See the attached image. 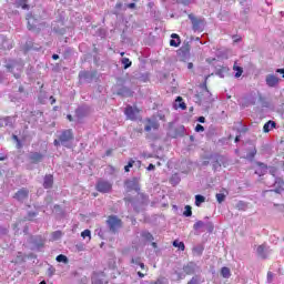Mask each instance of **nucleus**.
<instances>
[{
	"label": "nucleus",
	"mask_w": 284,
	"mask_h": 284,
	"mask_svg": "<svg viewBox=\"0 0 284 284\" xmlns=\"http://www.w3.org/2000/svg\"><path fill=\"white\" fill-rule=\"evenodd\" d=\"M106 223L112 234H116V232L121 230V220H119L116 216H109Z\"/></svg>",
	"instance_id": "f257e3e1"
},
{
	"label": "nucleus",
	"mask_w": 284,
	"mask_h": 284,
	"mask_svg": "<svg viewBox=\"0 0 284 284\" xmlns=\"http://www.w3.org/2000/svg\"><path fill=\"white\" fill-rule=\"evenodd\" d=\"M72 139H74V135L72 134V130H64L60 134V143L64 148H70V143H71Z\"/></svg>",
	"instance_id": "f03ea898"
},
{
	"label": "nucleus",
	"mask_w": 284,
	"mask_h": 284,
	"mask_svg": "<svg viewBox=\"0 0 284 284\" xmlns=\"http://www.w3.org/2000/svg\"><path fill=\"white\" fill-rule=\"evenodd\" d=\"M97 190H98V192H101L102 194H108V192H112V183L104 181V180H100L97 183Z\"/></svg>",
	"instance_id": "7ed1b4c3"
},
{
	"label": "nucleus",
	"mask_w": 284,
	"mask_h": 284,
	"mask_svg": "<svg viewBox=\"0 0 284 284\" xmlns=\"http://www.w3.org/2000/svg\"><path fill=\"white\" fill-rule=\"evenodd\" d=\"M124 114L130 121H136V119H139V109H136V106L128 105L124 110Z\"/></svg>",
	"instance_id": "20e7f679"
},
{
	"label": "nucleus",
	"mask_w": 284,
	"mask_h": 284,
	"mask_svg": "<svg viewBox=\"0 0 284 284\" xmlns=\"http://www.w3.org/2000/svg\"><path fill=\"white\" fill-rule=\"evenodd\" d=\"M222 165H223V168H227V158L220 155L213 162V170L215 172H219V170H221Z\"/></svg>",
	"instance_id": "39448f33"
},
{
	"label": "nucleus",
	"mask_w": 284,
	"mask_h": 284,
	"mask_svg": "<svg viewBox=\"0 0 284 284\" xmlns=\"http://www.w3.org/2000/svg\"><path fill=\"white\" fill-rule=\"evenodd\" d=\"M145 132H152V130H159V122L156 120H148L144 126Z\"/></svg>",
	"instance_id": "423d86ee"
},
{
	"label": "nucleus",
	"mask_w": 284,
	"mask_h": 284,
	"mask_svg": "<svg viewBox=\"0 0 284 284\" xmlns=\"http://www.w3.org/2000/svg\"><path fill=\"white\" fill-rule=\"evenodd\" d=\"M266 85H268V88H276V85H278V79L276 78V75H266Z\"/></svg>",
	"instance_id": "0eeeda50"
},
{
	"label": "nucleus",
	"mask_w": 284,
	"mask_h": 284,
	"mask_svg": "<svg viewBox=\"0 0 284 284\" xmlns=\"http://www.w3.org/2000/svg\"><path fill=\"white\" fill-rule=\"evenodd\" d=\"M125 185L129 190H134L135 192H139V180H136V178H133L132 180H128L125 182Z\"/></svg>",
	"instance_id": "6e6552de"
},
{
	"label": "nucleus",
	"mask_w": 284,
	"mask_h": 284,
	"mask_svg": "<svg viewBox=\"0 0 284 284\" xmlns=\"http://www.w3.org/2000/svg\"><path fill=\"white\" fill-rule=\"evenodd\" d=\"M189 19L192 21L193 30L195 32L203 29V22L201 20L194 18V16H189Z\"/></svg>",
	"instance_id": "1a4fd4ad"
},
{
	"label": "nucleus",
	"mask_w": 284,
	"mask_h": 284,
	"mask_svg": "<svg viewBox=\"0 0 284 284\" xmlns=\"http://www.w3.org/2000/svg\"><path fill=\"white\" fill-rule=\"evenodd\" d=\"M171 39L172 40H170V45L172 48H179V45H181V38L179 37V34L176 33L171 34Z\"/></svg>",
	"instance_id": "9d476101"
},
{
	"label": "nucleus",
	"mask_w": 284,
	"mask_h": 284,
	"mask_svg": "<svg viewBox=\"0 0 284 284\" xmlns=\"http://www.w3.org/2000/svg\"><path fill=\"white\" fill-rule=\"evenodd\" d=\"M283 185H284V181H283V179H281V178H276L275 179V190H274V192L276 193V194H281V192H283Z\"/></svg>",
	"instance_id": "9b49d317"
},
{
	"label": "nucleus",
	"mask_w": 284,
	"mask_h": 284,
	"mask_svg": "<svg viewBox=\"0 0 284 284\" xmlns=\"http://www.w3.org/2000/svg\"><path fill=\"white\" fill-rule=\"evenodd\" d=\"M14 199H17L18 201H26V199H28V190L22 189V190L18 191L16 193Z\"/></svg>",
	"instance_id": "f8f14e48"
},
{
	"label": "nucleus",
	"mask_w": 284,
	"mask_h": 284,
	"mask_svg": "<svg viewBox=\"0 0 284 284\" xmlns=\"http://www.w3.org/2000/svg\"><path fill=\"white\" fill-rule=\"evenodd\" d=\"M256 252L261 258H267V248H265V245L257 246Z\"/></svg>",
	"instance_id": "ddd939ff"
},
{
	"label": "nucleus",
	"mask_w": 284,
	"mask_h": 284,
	"mask_svg": "<svg viewBox=\"0 0 284 284\" xmlns=\"http://www.w3.org/2000/svg\"><path fill=\"white\" fill-rule=\"evenodd\" d=\"M52 183H54V179L52 178V175H45L43 187H45L47 190H50V187H52Z\"/></svg>",
	"instance_id": "4468645a"
},
{
	"label": "nucleus",
	"mask_w": 284,
	"mask_h": 284,
	"mask_svg": "<svg viewBox=\"0 0 284 284\" xmlns=\"http://www.w3.org/2000/svg\"><path fill=\"white\" fill-rule=\"evenodd\" d=\"M258 168L255 171V174H258V176H263V174H265L267 172V165H265L264 163L258 162L257 163Z\"/></svg>",
	"instance_id": "2eb2a0df"
},
{
	"label": "nucleus",
	"mask_w": 284,
	"mask_h": 284,
	"mask_svg": "<svg viewBox=\"0 0 284 284\" xmlns=\"http://www.w3.org/2000/svg\"><path fill=\"white\" fill-rule=\"evenodd\" d=\"M42 159H43V155L39 152H34L30 154V160L32 161V163H39L41 162Z\"/></svg>",
	"instance_id": "dca6fc26"
},
{
	"label": "nucleus",
	"mask_w": 284,
	"mask_h": 284,
	"mask_svg": "<svg viewBox=\"0 0 284 284\" xmlns=\"http://www.w3.org/2000/svg\"><path fill=\"white\" fill-rule=\"evenodd\" d=\"M21 68H23V67L16 62H11V63L7 64V69L9 70V72H14V70H21Z\"/></svg>",
	"instance_id": "f3484780"
},
{
	"label": "nucleus",
	"mask_w": 284,
	"mask_h": 284,
	"mask_svg": "<svg viewBox=\"0 0 284 284\" xmlns=\"http://www.w3.org/2000/svg\"><path fill=\"white\" fill-rule=\"evenodd\" d=\"M273 128H276V122L268 121L264 124L263 132H270V130H272Z\"/></svg>",
	"instance_id": "a211bd4d"
},
{
	"label": "nucleus",
	"mask_w": 284,
	"mask_h": 284,
	"mask_svg": "<svg viewBox=\"0 0 284 284\" xmlns=\"http://www.w3.org/2000/svg\"><path fill=\"white\" fill-rule=\"evenodd\" d=\"M28 0H16L17 8H22V10H28Z\"/></svg>",
	"instance_id": "6ab92c4d"
},
{
	"label": "nucleus",
	"mask_w": 284,
	"mask_h": 284,
	"mask_svg": "<svg viewBox=\"0 0 284 284\" xmlns=\"http://www.w3.org/2000/svg\"><path fill=\"white\" fill-rule=\"evenodd\" d=\"M182 101H183V98L178 97L175 100V105H176V108H180L181 110H185V108H187V106L185 105V102H182Z\"/></svg>",
	"instance_id": "aec40b11"
},
{
	"label": "nucleus",
	"mask_w": 284,
	"mask_h": 284,
	"mask_svg": "<svg viewBox=\"0 0 284 284\" xmlns=\"http://www.w3.org/2000/svg\"><path fill=\"white\" fill-rule=\"evenodd\" d=\"M203 245H197L193 247V254L195 256H201V254H203Z\"/></svg>",
	"instance_id": "412c9836"
},
{
	"label": "nucleus",
	"mask_w": 284,
	"mask_h": 284,
	"mask_svg": "<svg viewBox=\"0 0 284 284\" xmlns=\"http://www.w3.org/2000/svg\"><path fill=\"white\" fill-rule=\"evenodd\" d=\"M173 247H179V250H181V252L185 251V244L183 242H180L179 240H175L173 242Z\"/></svg>",
	"instance_id": "4be33fe9"
},
{
	"label": "nucleus",
	"mask_w": 284,
	"mask_h": 284,
	"mask_svg": "<svg viewBox=\"0 0 284 284\" xmlns=\"http://www.w3.org/2000/svg\"><path fill=\"white\" fill-rule=\"evenodd\" d=\"M201 203H205V196L203 195H195V205L201 207Z\"/></svg>",
	"instance_id": "5701e85b"
},
{
	"label": "nucleus",
	"mask_w": 284,
	"mask_h": 284,
	"mask_svg": "<svg viewBox=\"0 0 284 284\" xmlns=\"http://www.w3.org/2000/svg\"><path fill=\"white\" fill-rule=\"evenodd\" d=\"M183 270L186 274H192V272H194V263H189Z\"/></svg>",
	"instance_id": "b1692460"
},
{
	"label": "nucleus",
	"mask_w": 284,
	"mask_h": 284,
	"mask_svg": "<svg viewBox=\"0 0 284 284\" xmlns=\"http://www.w3.org/2000/svg\"><path fill=\"white\" fill-rule=\"evenodd\" d=\"M233 70H235V72H236L235 73V79H239V77H241L243 74V68H241L236 64H234Z\"/></svg>",
	"instance_id": "393cba45"
},
{
	"label": "nucleus",
	"mask_w": 284,
	"mask_h": 284,
	"mask_svg": "<svg viewBox=\"0 0 284 284\" xmlns=\"http://www.w3.org/2000/svg\"><path fill=\"white\" fill-rule=\"evenodd\" d=\"M221 275L223 276V278H230V268L229 267H222L221 270Z\"/></svg>",
	"instance_id": "a878e982"
},
{
	"label": "nucleus",
	"mask_w": 284,
	"mask_h": 284,
	"mask_svg": "<svg viewBox=\"0 0 284 284\" xmlns=\"http://www.w3.org/2000/svg\"><path fill=\"white\" fill-rule=\"evenodd\" d=\"M217 77H220L221 79H225V74H227V68H222L220 70L216 71Z\"/></svg>",
	"instance_id": "bb28decb"
},
{
	"label": "nucleus",
	"mask_w": 284,
	"mask_h": 284,
	"mask_svg": "<svg viewBox=\"0 0 284 284\" xmlns=\"http://www.w3.org/2000/svg\"><path fill=\"white\" fill-rule=\"evenodd\" d=\"M121 63H122V65H124V70H128V68H130V65H132V61H130V59H128V58H122Z\"/></svg>",
	"instance_id": "cd10ccee"
},
{
	"label": "nucleus",
	"mask_w": 284,
	"mask_h": 284,
	"mask_svg": "<svg viewBox=\"0 0 284 284\" xmlns=\"http://www.w3.org/2000/svg\"><path fill=\"white\" fill-rule=\"evenodd\" d=\"M55 261H58V263H68V256L60 254L57 256Z\"/></svg>",
	"instance_id": "c85d7f7f"
},
{
	"label": "nucleus",
	"mask_w": 284,
	"mask_h": 284,
	"mask_svg": "<svg viewBox=\"0 0 284 284\" xmlns=\"http://www.w3.org/2000/svg\"><path fill=\"white\" fill-rule=\"evenodd\" d=\"M61 236H63V233L61 231H55L52 233L53 241H59V239H61Z\"/></svg>",
	"instance_id": "c756f323"
},
{
	"label": "nucleus",
	"mask_w": 284,
	"mask_h": 284,
	"mask_svg": "<svg viewBox=\"0 0 284 284\" xmlns=\"http://www.w3.org/2000/svg\"><path fill=\"white\" fill-rule=\"evenodd\" d=\"M225 193H217L215 195L217 203H223V201H225Z\"/></svg>",
	"instance_id": "7c9ffc66"
},
{
	"label": "nucleus",
	"mask_w": 284,
	"mask_h": 284,
	"mask_svg": "<svg viewBox=\"0 0 284 284\" xmlns=\"http://www.w3.org/2000/svg\"><path fill=\"white\" fill-rule=\"evenodd\" d=\"M143 239H145L146 241H154V236H152V234L150 232H143L142 233Z\"/></svg>",
	"instance_id": "2f4dec72"
},
{
	"label": "nucleus",
	"mask_w": 284,
	"mask_h": 284,
	"mask_svg": "<svg viewBox=\"0 0 284 284\" xmlns=\"http://www.w3.org/2000/svg\"><path fill=\"white\" fill-rule=\"evenodd\" d=\"M81 236H82V239H89V241H90V239H92L90 230H84L81 233Z\"/></svg>",
	"instance_id": "473e14b6"
},
{
	"label": "nucleus",
	"mask_w": 284,
	"mask_h": 284,
	"mask_svg": "<svg viewBox=\"0 0 284 284\" xmlns=\"http://www.w3.org/2000/svg\"><path fill=\"white\" fill-rule=\"evenodd\" d=\"M193 227L194 230H201V227H205V223L203 221H197Z\"/></svg>",
	"instance_id": "72a5a7b5"
},
{
	"label": "nucleus",
	"mask_w": 284,
	"mask_h": 284,
	"mask_svg": "<svg viewBox=\"0 0 284 284\" xmlns=\"http://www.w3.org/2000/svg\"><path fill=\"white\" fill-rule=\"evenodd\" d=\"M183 214L184 216H192V206L186 205Z\"/></svg>",
	"instance_id": "f704fd0d"
},
{
	"label": "nucleus",
	"mask_w": 284,
	"mask_h": 284,
	"mask_svg": "<svg viewBox=\"0 0 284 284\" xmlns=\"http://www.w3.org/2000/svg\"><path fill=\"white\" fill-rule=\"evenodd\" d=\"M274 281V273L268 272L267 273V283H272Z\"/></svg>",
	"instance_id": "c9c22d12"
},
{
	"label": "nucleus",
	"mask_w": 284,
	"mask_h": 284,
	"mask_svg": "<svg viewBox=\"0 0 284 284\" xmlns=\"http://www.w3.org/2000/svg\"><path fill=\"white\" fill-rule=\"evenodd\" d=\"M195 132H205V128L203 125H201V124H197L195 126Z\"/></svg>",
	"instance_id": "e433bc0d"
},
{
	"label": "nucleus",
	"mask_w": 284,
	"mask_h": 284,
	"mask_svg": "<svg viewBox=\"0 0 284 284\" xmlns=\"http://www.w3.org/2000/svg\"><path fill=\"white\" fill-rule=\"evenodd\" d=\"M12 139H13V141H17V148L18 149L21 148V141H19V136L13 135Z\"/></svg>",
	"instance_id": "4c0bfd02"
},
{
	"label": "nucleus",
	"mask_w": 284,
	"mask_h": 284,
	"mask_svg": "<svg viewBox=\"0 0 284 284\" xmlns=\"http://www.w3.org/2000/svg\"><path fill=\"white\" fill-rule=\"evenodd\" d=\"M268 172L272 176H276V168H270Z\"/></svg>",
	"instance_id": "58836bf2"
},
{
	"label": "nucleus",
	"mask_w": 284,
	"mask_h": 284,
	"mask_svg": "<svg viewBox=\"0 0 284 284\" xmlns=\"http://www.w3.org/2000/svg\"><path fill=\"white\" fill-rule=\"evenodd\" d=\"M131 263L139 265L141 263V258L136 257V258H132Z\"/></svg>",
	"instance_id": "ea45409f"
},
{
	"label": "nucleus",
	"mask_w": 284,
	"mask_h": 284,
	"mask_svg": "<svg viewBox=\"0 0 284 284\" xmlns=\"http://www.w3.org/2000/svg\"><path fill=\"white\" fill-rule=\"evenodd\" d=\"M255 155H256V150H253L251 153H248L247 158L254 159Z\"/></svg>",
	"instance_id": "a19ab883"
},
{
	"label": "nucleus",
	"mask_w": 284,
	"mask_h": 284,
	"mask_svg": "<svg viewBox=\"0 0 284 284\" xmlns=\"http://www.w3.org/2000/svg\"><path fill=\"white\" fill-rule=\"evenodd\" d=\"M34 216H37V213H29V216H28V221H32V219H34Z\"/></svg>",
	"instance_id": "79ce46f5"
},
{
	"label": "nucleus",
	"mask_w": 284,
	"mask_h": 284,
	"mask_svg": "<svg viewBox=\"0 0 284 284\" xmlns=\"http://www.w3.org/2000/svg\"><path fill=\"white\" fill-rule=\"evenodd\" d=\"M155 165L154 164H149V166L146 168V170L149 171V172H152V170H155Z\"/></svg>",
	"instance_id": "37998d69"
},
{
	"label": "nucleus",
	"mask_w": 284,
	"mask_h": 284,
	"mask_svg": "<svg viewBox=\"0 0 284 284\" xmlns=\"http://www.w3.org/2000/svg\"><path fill=\"white\" fill-rule=\"evenodd\" d=\"M180 52H184V54H190V49L184 48V49H181Z\"/></svg>",
	"instance_id": "c03bdc74"
},
{
	"label": "nucleus",
	"mask_w": 284,
	"mask_h": 284,
	"mask_svg": "<svg viewBox=\"0 0 284 284\" xmlns=\"http://www.w3.org/2000/svg\"><path fill=\"white\" fill-rule=\"evenodd\" d=\"M276 72L280 73V74H282V75H283V79H284V69H277Z\"/></svg>",
	"instance_id": "a18cd8bd"
},
{
	"label": "nucleus",
	"mask_w": 284,
	"mask_h": 284,
	"mask_svg": "<svg viewBox=\"0 0 284 284\" xmlns=\"http://www.w3.org/2000/svg\"><path fill=\"white\" fill-rule=\"evenodd\" d=\"M128 8L134 9V8H136V4H135V3H129V4H128Z\"/></svg>",
	"instance_id": "49530a36"
},
{
	"label": "nucleus",
	"mask_w": 284,
	"mask_h": 284,
	"mask_svg": "<svg viewBox=\"0 0 284 284\" xmlns=\"http://www.w3.org/2000/svg\"><path fill=\"white\" fill-rule=\"evenodd\" d=\"M192 68H194V63L189 62V63H187V69H189V70H192Z\"/></svg>",
	"instance_id": "de8ad7c7"
},
{
	"label": "nucleus",
	"mask_w": 284,
	"mask_h": 284,
	"mask_svg": "<svg viewBox=\"0 0 284 284\" xmlns=\"http://www.w3.org/2000/svg\"><path fill=\"white\" fill-rule=\"evenodd\" d=\"M199 122H200V123H205V118H204V116H200V118H199Z\"/></svg>",
	"instance_id": "09e8293b"
},
{
	"label": "nucleus",
	"mask_w": 284,
	"mask_h": 284,
	"mask_svg": "<svg viewBox=\"0 0 284 284\" xmlns=\"http://www.w3.org/2000/svg\"><path fill=\"white\" fill-rule=\"evenodd\" d=\"M133 165H134V161H133V160H131V161H129V163H128V165H126V166L132 168Z\"/></svg>",
	"instance_id": "8fccbe9b"
},
{
	"label": "nucleus",
	"mask_w": 284,
	"mask_h": 284,
	"mask_svg": "<svg viewBox=\"0 0 284 284\" xmlns=\"http://www.w3.org/2000/svg\"><path fill=\"white\" fill-rule=\"evenodd\" d=\"M274 206H275V207H278V210H283V209H284V206L281 205V204H274Z\"/></svg>",
	"instance_id": "3c124183"
},
{
	"label": "nucleus",
	"mask_w": 284,
	"mask_h": 284,
	"mask_svg": "<svg viewBox=\"0 0 284 284\" xmlns=\"http://www.w3.org/2000/svg\"><path fill=\"white\" fill-rule=\"evenodd\" d=\"M54 145H61V140H54Z\"/></svg>",
	"instance_id": "603ef678"
},
{
	"label": "nucleus",
	"mask_w": 284,
	"mask_h": 284,
	"mask_svg": "<svg viewBox=\"0 0 284 284\" xmlns=\"http://www.w3.org/2000/svg\"><path fill=\"white\" fill-rule=\"evenodd\" d=\"M192 0H182V3H184V6H187V3H190Z\"/></svg>",
	"instance_id": "864d4df0"
},
{
	"label": "nucleus",
	"mask_w": 284,
	"mask_h": 284,
	"mask_svg": "<svg viewBox=\"0 0 284 284\" xmlns=\"http://www.w3.org/2000/svg\"><path fill=\"white\" fill-rule=\"evenodd\" d=\"M141 270H145V264H143L142 262L139 263Z\"/></svg>",
	"instance_id": "5fc2aeb1"
},
{
	"label": "nucleus",
	"mask_w": 284,
	"mask_h": 284,
	"mask_svg": "<svg viewBox=\"0 0 284 284\" xmlns=\"http://www.w3.org/2000/svg\"><path fill=\"white\" fill-rule=\"evenodd\" d=\"M52 59H53L54 61H57V60L59 59V54H53V55H52Z\"/></svg>",
	"instance_id": "6e6d98bb"
},
{
	"label": "nucleus",
	"mask_w": 284,
	"mask_h": 284,
	"mask_svg": "<svg viewBox=\"0 0 284 284\" xmlns=\"http://www.w3.org/2000/svg\"><path fill=\"white\" fill-rule=\"evenodd\" d=\"M51 99V105H54L55 101L53 97L50 98Z\"/></svg>",
	"instance_id": "4d7b16f0"
},
{
	"label": "nucleus",
	"mask_w": 284,
	"mask_h": 284,
	"mask_svg": "<svg viewBox=\"0 0 284 284\" xmlns=\"http://www.w3.org/2000/svg\"><path fill=\"white\" fill-rule=\"evenodd\" d=\"M138 275L140 276V278H143V276H145V274L138 272Z\"/></svg>",
	"instance_id": "13d9d810"
},
{
	"label": "nucleus",
	"mask_w": 284,
	"mask_h": 284,
	"mask_svg": "<svg viewBox=\"0 0 284 284\" xmlns=\"http://www.w3.org/2000/svg\"><path fill=\"white\" fill-rule=\"evenodd\" d=\"M241 141V138L240 136H236L235 138V143H239Z\"/></svg>",
	"instance_id": "bf43d9fd"
},
{
	"label": "nucleus",
	"mask_w": 284,
	"mask_h": 284,
	"mask_svg": "<svg viewBox=\"0 0 284 284\" xmlns=\"http://www.w3.org/2000/svg\"><path fill=\"white\" fill-rule=\"evenodd\" d=\"M152 247L156 248V242H152Z\"/></svg>",
	"instance_id": "052dcab7"
},
{
	"label": "nucleus",
	"mask_w": 284,
	"mask_h": 284,
	"mask_svg": "<svg viewBox=\"0 0 284 284\" xmlns=\"http://www.w3.org/2000/svg\"><path fill=\"white\" fill-rule=\"evenodd\" d=\"M125 172H130V168L126 165L124 166Z\"/></svg>",
	"instance_id": "680f3d73"
},
{
	"label": "nucleus",
	"mask_w": 284,
	"mask_h": 284,
	"mask_svg": "<svg viewBox=\"0 0 284 284\" xmlns=\"http://www.w3.org/2000/svg\"><path fill=\"white\" fill-rule=\"evenodd\" d=\"M16 79H19L20 74L19 73H14Z\"/></svg>",
	"instance_id": "e2e57ef3"
},
{
	"label": "nucleus",
	"mask_w": 284,
	"mask_h": 284,
	"mask_svg": "<svg viewBox=\"0 0 284 284\" xmlns=\"http://www.w3.org/2000/svg\"><path fill=\"white\" fill-rule=\"evenodd\" d=\"M19 92H23V87H20V88H19Z\"/></svg>",
	"instance_id": "0e129e2a"
},
{
	"label": "nucleus",
	"mask_w": 284,
	"mask_h": 284,
	"mask_svg": "<svg viewBox=\"0 0 284 284\" xmlns=\"http://www.w3.org/2000/svg\"><path fill=\"white\" fill-rule=\"evenodd\" d=\"M194 283H196V282H194V280H192L191 282H189L187 284H194Z\"/></svg>",
	"instance_id": "69168bd1"
},
{
	"label": "nucleus",
	"mask_w": 284,
	"mask_h": 284,
	"mask_svg": "<svg viewBox=\"0 0 284 284\" xmlns=\"http://www.w3.org/2000/svg\"><path fill=\"white\" fill-rule=\"evenodd\" d=\"M69 121H72V115H68Z\"/></svg>",
	"instance_id": "338daca9"
},
{
	"label": "nucleus",
	"mask_w": 284,
	"mask_h": 284,
	"mask_svg": "<svg viewBox=\"0 0 284 284\" xmlns=\"http://www.w3.org/2000/svg\"><path fill=\"white\" fill-rule=\"evenodd\" d=\"M39 284H45V281L40 282Z\"/></svg>",
	"instance_id": "774afa93"
}]
</instances>
